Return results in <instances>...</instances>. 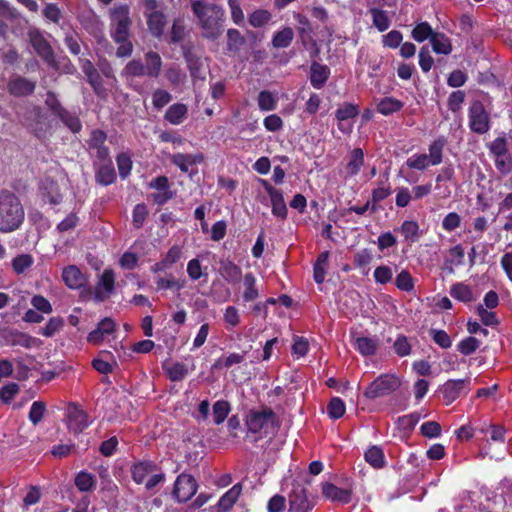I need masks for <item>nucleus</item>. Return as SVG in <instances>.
<instances>
[{
    "mask_svg": "<svg viewBox=\"0 0 512 512\" xmlns=\"http://www.w3.org/2000/svg\"><path fill=\"white\" fill-rule=\"evenodd\" d=\"M25 212L19 198L12 192H0V232H12L20 227Z\"/></svg>",
    "mask_w": 512,
    "mask_h": 512,
    "instance_id": "1",
    "label": "nucleus"
},
{
    "mask_svg": "<svg viewBox=\"0 0 512 512\" xmlns=\"http://www.w3.org/2000/svg\"><path fill=\"white\" fill-rule=\"evenodd\" d=\"M280 425L279 417L268 406L251 409L246 416V426L248 431L253 434L273 435L278 431Z\"/></svg>",
    "mask_w": 512,
    "mask_h": 512,
    "instance_id": "2",
    "label": "nucleus"
},
{
    "mask_svg": "<svg viewBox=\"0 0 512 512\" xmlns=\"http://www.w3.org/2000/svg\"><path fill=\"white\" fill-rule=\"evenodd\" d=\"M192 9L203 29V36L215 39L221 34L223 11L216 5L207 6L200 0H192Z\"/></svg>",
    "mask_w": 512,
    "mask_h": 512,
    "instance_id": "3",
    "label": "nucleus"
},
{
    "mask_svg": "<svg viewBox=\"0 0 512 512\" xmlns=\"http://www.w3.org/2000/svg\"><path fill=\"white\" fill-rule=\"evenodd\" d=\"M145 63L140 59L130 60L123 70L121 76L125 77L130 83L135 77L147 76L150 78H157L160 75L162 68V59L157 52L148 51L144 56Z\"/></svg>",
    "mask_w": 512,
    "mask_h": 512,
    "instance_id": "4",
    "label": "nucleus"
},
{
    "mask_svg": "<svg viewBox=\"0 0 512 512\" xmlns=\"http://www.w3.org/2000/svg\"><path fill=\"white\" fill-rule=\"evenodd\" d=\"M112 38L115 42H125L130 36L132 24L129 8L126 5L114 7L110 12Z\"/></svg>",
    "mask_w": 512,
    "mask_h": 512,
    "instance_id": "5",
    "label": "nucleus"
},
{
    "mask_svg": "<svg viewBox=\"0 0 512 512\" xmlns=\"http://www.w3.org/2000/svg\"><path fill=\"white\" fill-rule=\"evenodd\" d=\"M401 386L400 379L394 374H381L364 391V396L370 400L385 397L395 392Z\"/></svg>",
    "mask_w": 512,
    "mask_h": 512,
    "instance_id": "6",
    "label": "nucleus"
},
{
    "mask_svg": "<svg viewBox=\"0 0 512 512\" xmlns=\"http://www.w3.org/2000/svg\"><path fill=\"white\" fill-rule=\"evenodd\" d=\"M469 127L477 134H485L490 129V116L484 104L479 100L471 102L469 107Z\"/></svg>",
    "mask_w": 512,
    "mask_h": 512,
    "instance_id": "7",
    "label": "nucleus"
},
{
    "mask_svg": "<svg viewBox=\"0 0 512 512\" xmlns=\"http://www.w3.org/2000/svg\"><path fill=\"white\" fill-rule=\"evenodd\" d=\"M198 484L196 479L186 473L178 475L174 483L172 495L179 503L190 500L197 492Z\"/></svg>",
    "mask_w": 512,
    "mask_h": 512,
    "instance_id": "8",
    "label": "nucleus"
},
{
    "mask_svg": "<svg viewBox=\"0 0 512 512\" xmlns=\"http://www.w3.org/2000/svg\"><path fill=\"white\" fill-rule=\"evenodd\" d=\"M1 337L6 345L20 346L26 349L40 347L42 341L28 333L15 328H5L1 331Z\"/></svg>",
    "mask_w": 512,
    "mask_h": 512,
    "instance_id": "9",
    "label": "nucleus"
},
{
    "mask_svg": "<svg viewBox=\"0 0 512 512\" xmlns=\"http://www.w3.org/2000/svg\"><path fill=\"white\" fill-rule=\"evenodd\" d=\"M28 37L38 56L49 66L55 67L56 60L53 49L42 33L37 29H33L28 32Z\"/></svg>",
    "mask_w": 512,
    "mask_h": 512,
    "instance_id": "10",
    "label": "nucleus"
},
{
    "mask_svg": "<svg viewBox=\"0 0 512 512\" xmlns=\"http://www.w3.org/2000/svg\"><path fill=\"white\" fill-rule=\"evenodd\" d=\"M290 512H310L314 507V500L307 495V489L299 483L293 484L288 497Z\"/></svg>",
    "mask_w": 512,
    "mask_h": 512,
    "instance_id": "11",
    "label": "nucleus"
},
{
    "mask_svg": "<svg viewBox=\"0 0 512 512\" xmlns=\"http://www.w3.org/2000/svg\"><path fill=\"white\" fill-rule=\"evenodd\" d=\"M67 426L68 430L75 435L80 434L89 426V417L85 411L77 405L71 404L67 408Z\"/></svg>",
    "mask_w": 512,
    "mask_h": 512,
    "instance_id": "12",
    "label": "nucleus"
},
{
    "mask_svg": "<svg viewBox=\"0 0 512 512\" xmlns=\"http://www.w3.org/2000/svg\"><path fill=\"white\" fill-rule=\"evenodd\" d=\"M107 135L100 129H94L90 133L87 141L89 149L98 160H107L109 158V148L105 145Z\"/></svg>",
    "mask_w": 512,
    "mask_h": 512,
    "instance_id": "13",
    "label": "nucleus"
},
{
    "mask_svg": "<svg viewBox=\"0 0 512 512\" xmlns=\"http://www.w3.org/2000/svg\"><path fill=\"white\" fill-rule=\"evenodd\" d=\"M322 494L326 499L332 502L348 504L352 499V488H340L333 483L325 482L322 484Z\"/></svg>",
    "mask_w": 512,
    "mask_h": 512,
    "instance_id": "14",
    "label": "nucleus"
},
{
    "mask_svg": "<svg viewBox=\"0 0 512 512\" xmlns=\"http://www.w3.org/2000/svg\"><path fill=\"white\" fill-rule=\"evenodd\" d=\"M470 378L448 380L442 386V394L447 405L454 402L465 391L469 390Z\"/></svg>",
    "mask_w": 512,
    "mask_h": 512,
    "instance_id": "15",
    "label": "nucleus"
},
{
    "mask_svg": "<svg viewBox=\"0 0 512 512\" xmlns=\"http://www.w3.org/2000/svg\"><path fill=\"white\" fill-rule=\"evenodd\" d=\"M36 87V83L25 77L15 75L7 83L8 92L16 97L31 95Z\"/></svg>",
    "mask_w": 512,
    "mask_h": 512,
    "instance_id": "16",
    "label": "nucleus"
},
{
    "mask_svg": "<svg viewBox=\"0 0 512 512\" xmlns=\"http://www.w3.org/2000/svg\"><path fill=\"white\" fill-rule=\"evenodd\" d=\"M115 273L112 269L103 271L100 280L95 288V299L97 301L106 300L114 290Z\"/></svg>",
    "mask_w": 512,
    "mask_h": 512,
    "instance_id": "17",
    "label": "nucleus"
},
{
    "mask_svg": "<svg viewBox=\"0 0 512 512\" xmlns=\"http://www.w3.org/2000/svg\"><path fill=\"white\" fill-rule=\"evenodd\" d=\"M219 273L228 283L238 284L242 278V270L231 260H221L219 262Z\"/></svg>",
    "mask_w": 512,
    "mask_h": 512,
    "instance_id": "18",
    "label": "nucleus"
},
{
    "mask_svg": "<svg viewBox=\"0 0 512 512\" xmlns=\"http://www.w3.org/2000/svg\"><path fill=\"white\" fill-rule=\"evenodd\" d=\"M62 279L71 289H78L87 282L86 276L74 265L68 266L63 270Z\"/></svg>",
    "mask_w": 512,
    "mask_h": 512,
    "instance_id": "19",
    "label": "nucleus"
},
{
    "mask_svg": "<svg viewBox=\"0 0 512 512\" xmlns=\"http://www.w3.org/2000/svg\"><path fill=\"white\" fill-rule=\"evenodd\" d=\"M100 164L96 170V181L104 186L112 184L116 179V173L111 161V158L107 160H99Z\"/></svg>",
    "mask_w": 512,
    "mask_h": 512,
    "instance_id": "20",
    "label": "nucleus"
},
{
    "mask_svg": "<svg viewBox=\"0 0 512 512\" xmlns=\"http://www.w3.org/2000/svg\"><path fill=\"white\" fill-rule=\"evenodd\" d=\"M171 162L179 167V169L184 172H189V166L199 164L203 162L204 156L202 153L197 154H183L177 153L171 156Z\"/></svg>",
    "mask_w": 512,
    "mask_h": 512,
    "instance_id": "21",
    "label": "nucleus"
},
{
    "mask_svg": "<svg viewBox=\"0 0 512 512\" xmlns=\"http://www.w3.org/2000/svg\"><path fill=\"white\" fill-rule=\"evenodd\" d=\"M310 70H311V75H310L311 85L316 89H321L325 85L327 79L329 78V75H330L329 67L314 61L311 64Z\"/></svg>",
    "mask_w": 512,
    "mask_h": 512,
    "instance_id": "22",
    "label": "nucleus"
},
{
    "mask_svg": "<svg viewBox=\"0 0 512 512\" xmlns=\"http://www.w3.org/2000/svg\"><path fill=\"white\" fill-rule=\"evenodd\" d=\"M364 164V153L361 148H355L349 155V160L345 165V177L357 175Z\"/></svg>",
    "mask_w": 512,
    "mask_h": 512,
    "instance_id": "23",
    "label": "nucleus"
},
{
    "mask_svg": "<svg viewBox=\"0 0 512 512\" xmlns=\"http://www.w3.org/2000/svg\"><path fill=\"white\" fill-rule=\"evenodd\" d=\"M157 470V466L151 461L138 462L131 468L133 480L137 484H142L149 474Z\"/></svg>",
    "mask_w": 512,
    "mask_h": 512,
    "instance_id": "24",
    "label": "nucleus"
},
{
    "mask_svg": "<svg viewBox=\"0 0 512 512\" xmlns=\"http://www.w3.org/2000/svg\"><path fill=\"white\" fill-rule=\"evenodd\" d=\"M242 491L241 483L235 484L218 502V512H227L237 501Z\"/></svg>",
    "mask_w": 512,
    "mask_h": 512,
    "instance_id": "25",
    "label": "nucleus"
},
{
    "mask_svg": "<svg viewBox=\"0 0 512 512\" xmlns=\"http://www.w3.org/2000/svg\"><path fill=\"white\" fill-rule=\"evenodd\" d=\"M112 355L108 351H102L99 356L92 361L93 368L101 374H109L113 371L116 362L112 359Z\"/></svg>",
    "mask_w": 512,
    "mask_h": 512,
    "instance_id": "26",
    "label": "nucleus"
},
{
    "mask_svg": "<svg viewBox=\"0 0 512 512\" xmlns=\"http://www.w3.org/2000/svg\"><path fill=\"white\" fill-rule=\"evenodd\" d=\"M357 350L363 356H372L376 353L379 347V339L374 337H357L355 339Z\"/></svg>",
    "mask_w": 512,
    "mask_h": 512,
    "instance_id": "27",
    "label": "nucleus"
},
{
    "mask_svg": "<svg viewBox=\"0 0 512 512\" xmlns=\"http://www.w3.org/2000/svg\"><path fill=\"white\" fill-rule=\"evenodd\" d=\"M131 407L130 402L125 397H118L110 402L109 409L112 410L113 414L110 419L123 420L128 416L129 408Z\"/></svg>",
    "mask_w": 512,
    "mask_h": 512,
    "instance_id": "28",
    "label": "nucleus"
},
{
    "mask_svg": "<svg viewBox=\"0 0 512 512\" xmlns=\"http://www.w3.org/2000/svg\"><path fill=\"white\" fill-rule=\"evenodd\" d=\"M187 112L188 108L185 104L176 103L167 109L164 118L173 125H179L186 118Z\"/></svg>",
    "mask_w": 512,
    "mask_h": 512,
    "instance_id": "29",
    "label": "nucleus"
},
{
    "mask_svg": "<svg viewBox=\"0 0 512 512\" xmlns=\"http://www.w3.org/2000/svg\"><path fill=\"white\" fill-rule=\"evenodd\" d=\"M147 24L150 32L159 37L163 33L166 24L165 16L159 11H152L147 14Z\"/></svg>",
    "mask_w": 512,
    "mask_h": 512,
    "instance_id": "30",
    "label": "nucleus"
},
{
    "mask_svg": "<svg viewBox=\"0 0 512 512\" xmlns=\"http://www.w3.org/2000/svg\"><path fill=\"white\" fill-rule=\"evenodd\" d=\"M403 106L404 104L400 100L393 97H385L379 101L376 110L380 114L387 116L400 111Z\"/></svg>",
    "mask_w": 512,
    "mask_h": 512,
    "instance_id": "31",
    "label": "nucleus"
},
{
    "mask_svg": "<svg viewBox=\"0 0 512 512\" xmlns=\"http://www.w3.org/2000/svg\"><path fill=\"white\" fill-rule=\"evenodd\" d=\"M294 39V31L291 27H284L276 32L272 38V45L276 49L287 48Z\"/></svg>",
    "mask_w": 512,
    "mask_h": 512,
    "instance_id": "32",
    "label": "nucleus"
},
{
    "mask_svg": "<svg viewBox=\"0 0 512 512\" xmlns=\"http://www.w3.org/2000/svg\"><path fill=\"white\" fill-rule=\"evenodd\" d=\"M431 45L438 54H449L452 51L450 39L444 33L435 32L431 37Z\"/></svg>",
    "mask_w": 512,
    "mask_h": 512,
    "instance_id": "33",
    "label": "nucleus"
},
{
    "mask_svg": "<svg viewBox=\"0 0 512 512\" xmlns=\"http://www.w3.org/2000/svg\"><path fill=\"white\" fill-rule=\"evenodd\" d=\"M56 116L71 132L78 133L81 130V121L75 113L63 108Z\"/></svg>",
    "mask_w": 512,
    "mask_h": 512,
    "instance_id": "34",
    "label": "nucleus"
},
{
    "mask_svg": "<svg viewBox=\"0 0 512 512\" xmlns=\"http://www.w3.org/2000/svg\"><path fill=\"white\" fill-rule=\"evenodd\" d=\"M365 460L374 468L385 466L384 452L379 446H372L365 452Z\"/></svg>",
    "mask_w": 512,
    "mask_h": 512,
    "instance_id": "35",
    "label": "nucleus"
},
{
    "mask_svg": "<svg viewBox=\"0 0 512 512\" xmlns=\"http://www.w3.org/2000/svg\"><path fill=\"white\" fill-rule=\"evenodd\" d=\"M163 368L166 371L168 378L174 382L183 380L188 374L186 365L179 362L165 364Z\"/></svg>",
    "mask_w": 512,
    "mask_h": 512,
    "instance_id": "36",
    "label": "nucleus"
},
{
    "mask_svg": "<svg viewBox=\"0 0 512 512\" xmlns=\"http://www.w3.org/2000/svg\"><path fill=\"white\" fill-rule=\"evenodd\" d=\"M74 483L81 492H88L95 488L97 481L94 475L81 471L76 475Z\"/></svg>",
    "mask_w": 512,
    "mask_h": 512,
    "instance_id": "37",
    "label": "nucleus"
},
{
    "mask_svg": "<svg viewBox=\"0 0 512 512\" xmlns=\"http://www.w3.org/2000/svg\"><path fill=\"white\" fill-rule=\"evenodd\" d=\"M450 295L462 302H471L474 298L471 288L464 283H456L452 285Z\"/></svg>",
    "mask_w": 512,
    "mask_h": 512,
    "instance_id": "38",
    "label": "nucleus"
},
{
    "mask_svg": "<svg viewBox=\"0 0 512 512\" xmlns=\"http://www.w3.org/2000/svg\"><path fill=\"white\" fill-rule=\"evenodd\" d=\"M244 293L243 299L246 302L255 300L258 296V290L256 288V278L252 273H246L244 276Z\"/></svg>",
    "mask_w": 512,
    "mask_h": 512,
    "instance_id": "39",
    "label": "nucleus"
},
{
    "mask_svg": "<svg viewBox=\"0 0 512 512\" xmlns=\"http://www.w3.org/2000/svg\"><path fill=\"white\" fill-rule=\"evenodd\" d=\"M270 200L272 205V214L278 218L286 219L288 211L282 192L280 191L273 195L270 197Z\"/></svg>",
    "mask_w": 512,
    "mask_h": 512,
    "instance_id": "40",
    "label": "nucleus"
},
{
    "mask_svg": "<svg viewBox=\"0 0 512 512\" xmlns=\"http://www.w3.org/2000/svg\"><path fill=\"white\" fill-rule=\"evenodd\" d=\"M34 263V259L30 254H21L12 260V269L16 274H23Z\"/></svg>",
    "mask_w": 512,
    "mask_h": 512,
    "instance_id": "41",
    "label": "nucleus"
},
{
    "mask_svg": "<svg viewBox=\"0 0 512 512\" xmlns=\"http://www.w3.org/2000/svg\"><path fill=\"white\" fill-rule=\"evenodd\" d=\"M374 26L381 32L387 30L390 25L387 13L383 10L372 8L370 9Z\"/></svg>",
    "mask_w": 512,
    "mask_h": 512,
    "instance_id": "42",
    "label": "nucleus"
},
{
    "mask_svg": "<svg viewBox=\"0 0 512 512\" xmlns=\"http://www.w3.org/2000/svg\"><path fill=\"white\" fill-rule=\"evenodd\" d=\"M444 145L445 141L443 139H437L429 146V155L427 156L431 165H438L442 162Z\"/></svg>",
    "mask_w": 512,
    "mask_h": 512,
    "instance_id": "43",
    "label": "nucleus"
},
{
    "mask_svg": "<svg viewBox=\"0 0 512 512\" xmlns=\"http://www.w3.org/2000/svg\"><path fill=\"white\" fill-rule=\"evenodd\" d=\"M358 113L359 110L357 106L351 103H345L342 107L337 109L336 118L340 123H342L345 120L356 117ZM339 128L343 130L342 124L339 125Z\"/></svg>",
    "mask_w": 512,
    "mask_h": 512,
    "instance_id": "44",
    "label": "nucleus"
},
{
    "mask_svg": "<svg viewBox=\"0 0 512 512\" xmlns=\"http://www.w3.org/2000/svg\"><path fill=\"white\" fill-rule=\"evenodd\" d=\"M400 232L406 240L415 242L419 238V225L415 221H404L400 227Z\"/></svg>",
    "mask_w": 512,
    "mask_h": 512,
    "instance_id": "45",
    "label": "nucleus"
},
{
    "mask_svg": "<svg viewBox=\"0 0 512 512\" xmlns=\"http://www.w3.org/2000/svg\"><path fill=\"white\" fill-rule=\"evenodd\" d=\"M451 258L446 259V264H449L448 270L450 273L454 272L453 265L460 266L463 264L464 249L458 244L449 250Z\"/></svg>",
    "mask_w": 512,
    "mask_h": 512,
    "instance_id": "46",
    "label": "nucleus"
},
{
    "mask_svg": "<svg viewBox=\"0 0 512 512\" xmlns=\"http://www.w3.org/2000/svg\"><path fill=\"white\" fill-rule=\"evenodd\" d=\"M434 33L435 32L427 22H422L412 30V37L417 42H423L426 39L431 40Z\"/></svg>",
    "mask_w": 512,
    "mask_h": 512,
    "instance_id": "47",
    "label": "nucleus"
},
{
    "mask_svg": "<svg viewBox=\"0 0 512 512\" xmlns=\"http://www.w3.org/2000/svg\"><path fill=\"white\" fill-rule=\"evenodd\" d=\"M86 79L88 83L92 86L93 91L95 94L100 98H106L107 96V90L103 86L102 78L98 71H94L93 73H90L88 76H86Z\"/></svg>",
    "mask_w": 512,
    "mask_h": 512,
    "instance_id": "48",
    "label": "nucleus"
},
{
    "mask_svg": "<svg viewBox=\"0 0 512 512\" xmlns=\"http://www.w3.org/2000/svg\"><path fill=\"white\" fill-rule=\"evenodd\" d=\"M64 326L63 318L57 316L49 319L45 327L41 328L40 333L45 337H52Z\"/></svg>",
    "mask_w": 512,
    "mask_h": 512,
    "instance_id": "49",
    "label": "nucleus"
},
{
    "mask_svg": "<svg viewBox=\"0 0 512 512\" xmlns=\"http://www.w3.org/2000/svg\"><path fill=\"white\" fill-rule=\"evenodd\" d=\"M327 412L330 418L339 419L345 414V404L339 397L330 400L327 406Z\"/></svg>",
    "mask_w": 512,
    "mask_h": 512,
    "instance_id": "50",
    "label": "nucleus"
},
{
    "mask_svg": "<svg viewBox=\"0 0 512 512\" xmlns=\"http://www.w3.org/2000/svg\"><path fill=\"white\" fill-rule=\"evenodd\" d=\"M277 101L270 91H261L258 95V106L262 111H272L276 108Z\"/></svg>",
    "mask_w": 512,
    "mask_h": 512,
    "instance_id": "51",
    "label": "nucleus"
},
{
    "mask_svg": "<svg viewBox=\"0 0 512 512\" xmlns=\"http://www.w3.org/2000/svg\"><path fill=\"white\" fill-rule=\"evenodd\" d=\"M230 412V405L227 401H217L213 405V417L216 424H221Z\"/></svg>",
    "mask_w": 512,
    "mask_h": 512,
    "instance_id": "52",
    "label": "nucleus"
},
{
    "mask_svg": "<svg viewBox=\"0 0 512 512\" xmlns=\"http://www.w3.org/2000/svg\"><path fill=\"white\" fill-rule=\"evenodd\" d=\"M46 412V404L42 401L33 402L29 411V420L33 425L40 423Z\"/></svg>",
    "mask_w": 512,
    "mask_h": 512,
    "instance_id": "53",
    "label": "nucleus"
},
{
    "mask_svg": "<svg viewBox=\"0 0 512 512\" xmlns=\"http://www.w3.org/2000/svg\"><path fill=\"white\" fill-rule=\"evenodd\" d=\"M396 287L402 291L410 292L414 289V282L411 274L403 270L401 271L395 280Z\"/></svg>",
    "mask_w": 512,
    "mask_h": 512,
    "instance_id": "54",
    "label": "nucleus"
},
{
    "mask_svg": "<svg viewBox=\"0 0 512 512\" xmlns=\"http://www.w3.org/2000/svg\"><path fill=\"white\" fill-rule=\"evenodd\" d=\"M271 20V14L267 10H256L249 16V23L256 28L263 27Z\"/></svg>",
    "mask_w": 512,
    "mask_h": 512,
    "instance_id": "55",
    "label": "nucleus"
},
{
    "mask_svg": "<svg viewBox=\"0 0 512 512\" xmlns=\"http://www.w3.org/2000/svg\"><path fill=\"white\" fill-rule=\"evenodd\" d=\"M480 346V341L475 337H467L460 341L457 345V349L464 355H470L474 353Z\"/></svg>",
    "mask_w": 512,
    "mask_h": 512,
    "instance_id": "56",
    "label": "nucleus"
},
{
    "mask_svg": "<svg viewBox=\"0 0 512 512\" xmlns=\"http://www.w3.org/2000/svg\"><path fill=\"white\" fill-rule=\"evenodd\" d=\"M165 77L172 85L178 86L183 83L185 74L179 67L171 65L165 70Z\"/></svg>",
    "mask_w": 512,
    "mask_h": 512,
    "instance_id": "57",
    "label": "nucleus"
},
{
    "mask_svg": "<svg viewBox=\"0 0 512 512\" xmlns=\"http://www.w3.org/2000/svg\"><path fill=\"white\" fill-rule=\"evenodd\" d=\"M431 163L429 162V158L426 154L414 155L407 159L406 165L411 169L424 170Z\"/></svg>",
    "mask_w": 512,
    "mask_h": 512,
    "instance_id": "58",
    "label": "nucleus"
},
{
    "mask_svg": "<svg viewBox=\"0 0 512 512\" xmlns=\"http://www.w3.org/2000/svg\"><path fill=\"white\" fill-rule=\"evenodd\" d=\"M172 100V96L169 92L163 89H157L154 91L152 96V102L156 109H161L166 106Z\"/></svg>",
    "mask_w": 512,
    "mask_h": 512,
    "instance_id": "59",
    "label": "nucleus"
},
{
    "mask_svg": "<svg viewBox=\"0 0 512 512\" xmlns=\"http://www.w3.org/2000/svg\"><path fill=\"white\" fill-rule=\"evenodd\" d=\"M395 353L400 357L408 356L411 353V345L406 336L400 335L393 344Z\"/></svg>",
    "mask_w": 512,
    "mask_h": 512,
    "instance_id": "60",
    "label": "nucleus"
},
{
    "mask_svg": "<svg viewBox=\"0 0 512 512\" xmlns=\"http://www.w3.org/2000/svg\"><path fill=\"white\" fill-rule=\"evenodd\" d=\"M19 392L17 383H9L0 389V402L4 404L10 403L14 396Z\"/></svg>",
    "mask_w": 512,
    "mask_h": 512,
    "instance_id": "61",
    "label": "nucleus"
},
{
    "mask_svg": "<svg viewBox=\"0 0 512 512\" xmlns=\"http://www.w3.org/2000/svg\"><path fill=\"white\" fill-rule=\"evenodd\" d=\"M148 215L145 204H137L133 209V226L137 229L143 226V223Z\"/></svg>",
    "mask_w": 512,
    "mask_h": 512,
    "instance_id": "62",
    "label": "nucleus"
},
{
    "mask_svg": "<svg viewBox=\"0 0 512 512\" xmlns=\"http://www.w3.org/2000/svg\"><path fill=\"white\" fill-rule=\"evenodd\" d=\"M421 433L428 438L438 437L441 434V426L435 421H428L421 425Z\"/></svg>",
    "mask_w": 512,
    "mask_h": 512,
    "instance_id": "63",
    "label": "nucleus"
},
{
    "mask_svg": "<svg viewBox=\"0 0 512 512\" xmlns=\"http://www.w3.org/2000/svg\"><path fill=\"white\" fill-rule=\"evenodd\" d=\"M393 272L390 267L381 265L374 271V278L377 283L386 284L392 280Z\"/></svg>",
    "mask_w": 512,
    "mask_h": 512,
    "instance_id": "64",
    "label": "nucleus"
}]
</instances>
